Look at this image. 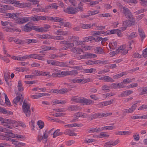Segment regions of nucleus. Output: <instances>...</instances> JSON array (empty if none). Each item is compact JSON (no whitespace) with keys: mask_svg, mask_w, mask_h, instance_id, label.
Returning a JSON list of instances; mask_svg holds the SVG:
<instances>
[{"mask_svg":"<svg viewBox=\"0 0 147 147\" xmlns=\"http://www.w3.org/2000/svg\"><path fill=\"white\" fill-rule=\"evenodd\" d=\"M5 16H6V18H14L16 17V18H18V13H6Z\"/></svg>","mask_w":147,"mask_h":147,"instance_id":"412c9836","label":"nucleus"},{"mask_svg":"<svg viewBox=\"0 0 147 147\" xmlns=\"http://www.w3.org/2000/svg\"><path fill=\"white\" fill-rule=\"evenodd\" d=\"M37 124L39 127L40 129L42 128L43 127L44 125L43 122H42L41 120L38 121Z\"/></svg>","mask_w":147,"mask_h":147,"instance_id":"c03bdc74","label":"nucleus"},{"mask_svg":"<svg viewBox=\"0 0 147 147\" xmlns=\"http://www.w3.org/2000/svg\"><path fill=\"white\" fill-rule=\"evenodd\" d=\"M60 25L61 26H63L64 27H67L70 28L71 27V24L69 22H66L62 21L61 22V24H60Z\"/></svg>","mask_w":147,"mask_h":147,"instance_id":"a878e982","label":"nucleus"},{"mask_svg":"<svg viewBox=\"0 0 147 147\" xmlns=\"http://www.w3.org/2000/svg\"><path fill=\"white\" fill-rule=\"evenodd\" d=\"M123 9V14L127 18L129 19H134V17H133V15L130 10L127 8L126 7H123L122 6V8Z\"/></svg>","mask_w":147,"mask_h":147,"instance_id":"7ed1b4c3","label":"nucleus"},{"mask_svg":"<svg viewBox=\"0 0 147 147\" xmlns=\"http://www.w3.org/2000/svg\"><path fill=\"white\" fill-rule=\"evenodd\" d=\"M96 69L91 68L90 69H83V72L85 73H90L92 72L93 71H95Z\"/></svg>","mask_w":147,"mask_h":147,"instance_id":"473e14b6","label":"nucleus"},{"mask_svg":"<svg viewBox=\"0 0 147 147\" xmlns=\"http://www.w3.org/2000/svg\"><path fill=\"white\" fill-rule=\"evenodd\" d=\"M30 106V104L27 103L25 100L23 102L22 107L23 112L27 117H29L31 114Z\"/></svg>","mask_w":147,"mask_h":147,"instance_id":"f257e3e1","label":"nucleus"},{"mask_svg":"<svg viewBox=\"0 0 147 147\" xmlns=\"http://www.w3.org/2000/svg\"><path fill=\"white\" fill-rule=\"evenodd\" d=\"M140 3L143 6H147V0H140Z\"/></svg>","mask_w":147,"mask_h":147,"instance_id":"49530a36","label":"nucleus"},{"mask_svg":"<svg viewBox=\"0 0 147 147\" xmlns=\"http://www.w3.org/2000/svg\"><path fill=\"white\" fill-rule=\"evenodd\" d=\"M61 43H62L65 45L63 47L61 48L62 50H64L68 49L69 48H71L74 46L73 43H69V41H63L60 42Z\"/></svg>","mask_w":147,"mask_h":147,"instance_id":"423d86ee","label":"nucleus"},{"mask_svg":"<svg viewBox=\"0 0 147 147\" xmlns=\"http://www.w3.org/2000/svg\"><path fill=\"white\" fill-rule=\"evenodd\" d=\"M78 73L76 70H72L70 71H68V75L76 76Z\"/></svg>","mask_w":147,"mask_h":147,"instance_id":"a19ab883","label":"nucleus"},{"mask_svg":"<svg viewBox=\"0 0 147 147\" xmlns=\"http://www.w3.org/2000/svg\"><path fill=\"white\" fill-rule=\"evenodd\" d=\"M141 93L142 95L147 93V86L143 88Z\"/></svg>","mask_w":147,"mask_h":147,"instance_id":"774afa93","label":"nucleus"},{"mask_svg":"<svg viewBox=\"0 0 147 147\" xmlns=\"http://www.w3.org/2000/svg\"><path fill=\"white\" fill-rule=\"evenodd\" d=\"M102 80H105L107 82H113L114 80L111 78L107 76H105L100 78Z\"/></svg>","mask_w":147,"mask_h":147,"instance_id":"aec40b11","label":"nucleus"},{"mask_svg":"<svg viewBox=\"0 0 147 147\" xmlns=\"http://www.w3.org/2000/svg\"><path fill=\"white\" fill-rule=\"evenodd\" d=\"M43 49V51H47L48 50H54V48H52L51 47H44Z\"/></svg>","mask_w":147,"mask_h":147,"instance_id":"052dcab7","label":"nucleus"},{"mask_svg":"<svg viewBox=\"0 0 147 147\" xmlns=\"http://www.w3.org/2000/svg\"><path fill=\"white\" fill-rule=\"evenodd\" d=\"M137 36V34L135 32H133L131 33L130 35L127 36L128 38L129 39H131L134 38Z\"/></svg>","mask_w":147,"mask_h":147,"instance_id":"58836bf2","label":"nucleus"},{"mask_svg":"<svg viewBox=\"0 0 147 147\" xmlns=\"http://www.w3.org/2000/svg\"><path fill=\"white\" fill-rule=\"evenodd\" d=\"M135 80V78H126L124 79L122 82V83L126 84L129 83Z\"/></svg>","mask_w":147,"mask_h":147,"instance_id":"2f4dec72","label":"nucleus"},{"mask_svg":"<svg viewBox=\"0 0 147 147\" xmlns=\"http://www.w3.org/2000/svg\"><path fill=\"white\" fill-rule=\"evenodd\" d=\"M53 133V138H55L59 136L62 135L63 134V133L60 132L59 129H57V130H56Z\"/></svg>","mask_w":147,"mask_h":147,"instance_id":"b1692460","label":"nucleus"},{"mask_svg":"<svg viewBox=\"0 0 147 147\" xmlns=\"http://www.w3.org/2000/svg\"><path fill=\"white\" fill-rule=\"evenodd\" d=\"M80 103L82 104L83 105H90L93 104L94 103V101L84 98L81 97Z\"/></svg>","mask_w":147,"mask_h":147,"instance_id":"1a4fd4ad","label":"nucleus"},{"mask_svg":"<svg viewBox=\"0 0 147 147\" xmlns=\"http://www.w3.org/2000/svg\"><path fill=\"white\" fill-rule=\"evenodd\" d=\"M11 135H12V137L20 139H23L24 138V137L21 135H18L17 134H11Z\"/></svg>","mask_w":147,"mask_h":147,"instance_id":"8fccbe9b","label":"nucleus"},{"mask_svg":"<svg viewBox=\"0 0 147 147\" xmlns=\"http://www.w3.org/2000/svg\"><path fill=\"white\" fill-rule=\"evenodd\" d=\"M136 24V22L135 21L134 19L133 20L129 19V20H126L124 21L123 22V25L124 26L123 28H125L124 30L126 29V28L127 26H129L132 25H134Z\"/></svg>","mask_w":147,"mask_h":147,"instance_id":"0eeeda50","label":"nucleus"},{"mask_svg":"<svg viewBox=\"0 0 147 147\" xmlns=\"http://www.w3.org/2000/svg\"><path fill=\"white\" fill-rule=\"evenodd\" d=\"M49 20H51L53 22H59L60 24H61L62 21H63L64 20L63 19L61 18L57 17H52L49 16Z\"/></svg>","mask_w":147,"mask_h":147,"instance_id":"ddd939ff","label":"nucleus"},{"mask_svg":"<svg viewBox=\"0 0 147 147\" xmlns=\"http://www.w3.org/2000/svg\"><path fill=\"white\" fill-rule=\"evenodd\" d=\"M69 90V89L67 88L60 89V94H63L67 93Z\"/></svg>","mask_w":147,"mask_h":147,"instance_id":"3c124183","label":"nucleus"},{"mask_svg":"<svg viewBox=\"0 0 147 147\" xmlns=\"http://www.w3.org/2000/svg\"><path fill=\"white\" fill-rule=\"evenodd\" d=\"M64 11L69 14H74L77 13L78 9L74 7H68L64 10Z\"/></svg>","mask_w":147,"mask_h":147,"instance_id":"6e6552de","label":"nucleus"},{"mask_svg":"<svg viewBox=\"0 0 147 147\" xmlns=\"http://www.w3.org/2000/svg\"><path fill=\"white\" fill-rule=\"evenodd\" d=\"M56 3H54L51 4L49 5V6L47 7V8H51V9H57L58 6L56 5Z\"/></svg>","mask_w":147,"mask_h":147,"instance_id":"e433bc0d","label":"nucleus"},{"mask_svg":"<svg viewBox=\"0 0 147 147\" xmlns=\"http://www.w3.org/2000/svg\"><path fill=\"white\" fill-rule=\"evenodd\" d=\"M112 46V47H111V46H110V45L109 44V47L110 49L112 48V49H115L117 46V43L115 42H113L111 43Z\"/></svg>","mask_w":147,"mask_h":147,"instance_id":"603ef678","label":"nucleus"},{"mask_svg":"<svg viewBox=\"0 0 147 147\" xmlns=\"http://www.w3.org/2000/svg\"><path fill=\"white\" fill-rule=\"evenodd\" d=\"M101 131L100 128H92L88 130V133H94L98 132L100 131Z\"/></svg>","mask_w":147,"mask_h":147,"instance_id":"cd10ccee","label":"nucleus"},{"mask_svg":"<svg viewBox=\"0 0 147 147\" xmlns=\"http://www.w3.org/2000/svg\"><path fill=\"white\" fill-rule=\"evenodd\" d=\"M93 24L91 26L90 24H81L80 25V27L83 29H88L91 28V26H93Z\"/></svg>","mask_w":147,"mask_h":147,"instance_id":"c85d7f7f","label":"nucleus"},{"mask_svg":"<svg viewBox=\"0 0 147 147\" xmlns=\"http://www.w3.org/2000/svg\"><path fill=\"white\" fill-rule=\"evenodd\" d=\"M49 16H36L32 17V21H38L39 20H49Z\"/></svg>","mask_w":147,"mask_h":147,"instance_id":"9d476101","label":"nucleus"},{"mask_svg":"<svg viewBox=\"0 0 147 147\" xmlns=\"http://www.w3.org/2000/svg\"><path fill=\"white\" fill-rule=\"evenodd\" d=\"M3 8L4 9L6 10H12L13 9V7L12 6L7 5H3Z\"/></svg>","mask_w":147,"mask_h":147,"instance_id":"37998d69","label":"nucleus"},{"mask_svg":"<svg viewBox=\"0 0 147 147\" xmlns=\"http://www.w3.org/2000/svg\"><path fill=\"white\" fill-rule=\"evenodd\" d=\"M139 101H136L135 103L129 109H125L124 110V112L125 113H132L135 110L137 107V105L138 102H140Z\"/></svg>","mask_w":147,"mask_h":147,"instance_id":"9b49d317","label":"nucleus"},{"mask_svg":"<svg viewBox=\"0 0 147 147\" xmlns=\"http://www.w3.org/2000/svg\"><path fill=\"white\" fill-rule=\"evenodd\" d=\"M94 50L97 53L101 54L104 52L103 50L100 47H95L94 48Z\"/></svg>","mask_w":147,"mask_h":147,"instance_id":"c756f323","label":"nucleus"},{"mask_svg":"<svg viewBox=\"0 0 147 147\" xmlns=\"http://www.w3.org/2000/svg\"><path fill=\"white\" fill-rule=\"evenodd\" d=\"M14 42L16 44H22L24 43V42L22 40L17 39L14 40Z\"/></svg>","mask_w":147,"mask_h":147,"instance_id":"6e6d98bb","label":"nucleus"},{"mask_svg":"<svg viewBox=\"0 0 147 147\" xmlns=\"http://www.w3.org/2000/svg\"><path fill=\"white\" fill-rule=\"evenodd\" d=\"M81 98V97H78L76 96H73L71 100L73 102L80 103Z\"/></svg>","mask_w":147,"mask_h":147,"instance_id":"7c9ffc66","label":"nucleus"},{"mask_svg":"<svg viewBox=\"0 0 147 147\" xmlns=\"http://www.w3.org/2000/svg\"><path fill=\"white\" fill-rule=\"evenodd\" d=\"M103 34V32L102 31H98L94 32L92 34V36H96L98 35L102 34Z\"/></svg>","mask_w":147,"mask_h":147,"instance_id":"a18cd8bd","label":"nucleus"},{"mask_svg":"<svg viewBox=\"0 0 147 147\" xmlns=\"http://www.w3.org/2000/svg\"><path fill=\"white\" fill-rule=\"evenodd\" d=\"M2 113L4 114L7 115H11L13 114V113L12 112L6 110L4 108L3 109Z\"/></svg>","mask_w":147,"mask_h":147,"instance_id":"09e8293b","label":"nucleus"},{"mask_svg":"<svg viewBox=\"0 0 147 147\" xmlns=\"http://www.w3.org/2000/svg\"><path fill=\"white\" fill-rule=\"evenodd\" d=\"M69 38L71 40L73 41H75L76 40H78L79 39V38L78 37L74 36H70Z\"/></svg>","mask_w":147,"mask_h":147,"instance_id":"13d9d810","label":"nucleus"},{"mask_svg":"<svg viewBox=\"0 0 147 147\" xmlns=\"http://www.w3.org/2000/svg\"><path fill=\"white\" fill-rule=\"evenodd\" d=\"M144 16V14H142L137 16L136 18V20L137 21H139L140 19H142L143 17Z\"/></svg>","mask_w":147,"mask_h":147,"instance_id":"0e129e2a","label":"nucleus"},{"mask_svg":"<svg viewBox=\"0 0 147 147\" xmlns=\"http://www.w3.org/2000/svg\"><path fill=\"white\" fill-rule=\"evenodd\" d=\"M40 94L39 93H36V95L32 96H31V97L33 99H37V98H39L40 97V94Z\"/></svg>","mask_w":147,"mask_h":147,"instance_id":"4d7b16f0","label":"nucleus"},{"mask_svg":"<svg viewBox=\"0 0 147 147\" xmlns=\"http://www.w3.org/2000/svg\"><path fill=\"white\" fill-rule=\"evenodd\" d=\"M82 79L75 78L72 80V81L74 83H79L82 82Z\"/></svg>","mask_w":147,"mask_h":147,"instance_id":"de8ad7c7","label":"nucleus"},{"mask_svg":"<svg viewBox=\"0 0 147 147\" xmlns=\"http://www.w3.org/2000/svg\"><path fill=\"white\" fill-rule=\"evenodd\" d=\"M122 31L121 30H119V29H113L111 30L110 31V34H112L115 33H116L119 36H120L121 35V32Z\"/></svg>","mask_w":147,"mask_h":147,"instance_id":"4be33fe9","label":"nucleus"},{"mask_svg":"<svg viewBox=\"0 0 147 147\" xmlns=\"http://www.w3.org/2000/svg\"><path fill=\"white\" fill-rule=\"evenodd\" d=\"M11 4H13V6L18 7H24L25 6L24 3H20V1L16 0H12Z\"/></svg>","mask_w":147,"mask_h":147,"instance_id":"f8f14e48","label":"nucleus"},{"mask_svg":"<svg viewBox=\"0 0 147 147\" xmlns=\"http://www.w3.org/2000/svg\"><path fill=\"white\" fill-rule=\"evenodd\" d=\"M32 30V25L29 24H27L25 25L23 28V30L26 32H30Z\"/></svg>","mask_w":147,"mask_h":147,"instance_id":"6ab92c4d","label":"nucleus"},{"mask_svg":"<svg viewBox=\"0 0 147 147\" xmlns=\"http://www.w3.org/2000/svg\"><path fill=\"white\" fill-rule=\"evenodd\" d=\"M138 32L139 35L141 38H142V41H143V39L145 37V35L143 30L142 29L139 28L138 29Z\"/></svg>","mask_w":147,"mask_h":147,"instance_id":"393cba45","label":"nucleus"},{"mask_svg":"<svg viewBox=\"0 0 147 147\" xmlns=\"http://www.w3.org/2000/svg\"><path fill=\"white\" fill-rule=\"evenodd\" d=\"M125 75L124 72H122L120 74H118L116 75L113 76V78L114 79H118L119 78H120L124 75Z\"/></svg>","mask_w":147,"mask_h":147,"instance_id":"79ce46f5","label":"nucleus"},{"mask_svg":"<svg viewBox=\"0 0 147 147\" xmlns=\"http://www.w3.org/2000/svg\"><path fill=\"white\" fill-rule=\"evenodd\" d=\"M98 13V12L97 10H95L89 11L88 14H89L90 16V14L91 15H93Z\"/></svg>","mask_w":147,"mask_h":147,"instance_id":"e2e57ef3","label":"nucleus"},{"mask_svg":"<svg viewBox=\"0 0 147 147\" xmlns=\"http://www.w3.org/2000/svg\"><path fill=\"white\" fill-rule=\"evenodd\" d=\"M118 50H119L118 52L119 53L121 52L123 54L125 55L126 53H127L128 50H125L123 49H118Z\"/></svg>","mask_w":147,"mask_h":147,"instance_id":"5fc2aeb1","label":"nucleus"},{"mask_svg":"<svg viewBox=\"0 0 147 147\" xmlns=\"http://www.w3.org/2000/svg\"><path fill=\"white\" fill-rule=\"evenodd\" d=\"M18 18H17V20L16 21V22L18 23L19 24H22L28 21H30L32 22V17H22L20 18L19 17V16L18 15Z\"/></svg>","mask_w":147,"mask_h":147,"instance_id":"20e7f679","label":"nucleus"},{"mask_svg":"<svg viewBox=\"0 0 147 147\" xmlns=\"http://www.w3.org/2000/svg\"><path fill=\"white\" fill-rule=\"evenodd\" d=\"M50 28V26L49 25H45L43 27H42L43 29L45 30V32L47 31H48V29Z\"/></svg>","mask_w":147,"mask_h":147,"instance_id":"680f3d73","label":"nucleus"},{"mask_svg":"<svg viewBox=\"0 0 147 147\" xmlns=\"http://www.w3.org/2000/svg\"><path fill=\"white\" fill-rule=\"evenodd\" d=\"M82 58H94L97 57V55L94 54L90 53H87L84 55L81 56Z\"/></svg>","mask_w":147,"mask_h":147,"instance_id":"2eb2a0df","label":"nucleus"},{"mask_svg":"<svg viewBox=\"0 0 147 147\" xmlns=\"http://www.w3.org/2000/svg\"><path fill=\"white\" fill-rule=\"evenodd\" d=\"M18 89L19 91L21 92L23 90V87L22 86V82L20 80L18 81Z\"/></svg>","mask_w":147,"mask_h":147,"instance_id":"c9c22d12","label":"nucleus"},{"mask_svg":"<svg viewBox=\"0 0 147 147\" xmlns=\"http://www.w3.org/2000/svg\"><path fill=\"white\" fill-rule=\"evenodd\" d=\"M68 135L71 136H76L77 134L74 133L73 131L69 129H66L63 133V134Z\"/></svg>","mask_w":147,"mask_h":147,"instance_id":"f3484780","label":"nucleus"},{"mask_svg":"<svg viewBox=\"0 0 147 147\" xmlns=\"http://www.w3.org/2000/svg\"><path fill=\"white\" fill-rule=\"evenodd\" d=\"M110 86H108L106 85H104L102 87V89L106 92H108L110 91L109 88Z\"/></svg>","mask_w":147,"mask_h":147,"instance_id":"4c0bfd02","label":"nucleus"},{"mask_svg":"<svg viewBox=\"0 0 147 147\" xmlns=\"http://www.w3.org/2000/svg\"><path fill=\"white\" fill-rule=\"evenodd\" d=\"M95 38L92 36H90L88 37H86L84 39V42H88L89 41H91L93 40V39H94Z\"/></svg>","mask_w":147,"mask_h":147,"instance_id":"f704fd0d","label":"nucleus"},{"mask_svg":"<svg viewBox=\"0 0 147 147\" xmlns=\"http://www.w3.org/2000/svg\"><path fill=\"white\" fill-rule=\"evenodd\" d=\"M16 94L18 95L13 100V104L14 106L17 105L18 103L20 101V104L21 105L22 102L23 101L24 97L22 94H20L18 92L17 93H16Z\"/></svg>","mask_w":147,"mask_h":147,"instance_id":"39448f33","label":"nucleus"},{"mask_svg":"<svg viewBox=\"0 0 147 147\" xmlns=\"http://www.w3.org/2000/svg\"><path fill=\"white\" fill-rule=\"evenodd\" d=\"M1 120H0V121H1V122H3L8 124H15L16 122V121L15 120L9 119H4L2 117H1Z\"/></svg>","mask_w":147,"mask_h":147,"instance_id":"4468645a","label":"nucleus"},{"mask_svg":"<svg viewBox=\"0 0 147 147\" xmlns=\"http://www.w3.org/2000/svg\"><path fill=\"white\" fill-rule=\"evenodd\" d=\"M4 77L5 80V81H7L8 80L9 78H10V76L7 73H4Z\"/></svg>","mask_w":147,"mask_h":147,"instance_id":"69168bd1","label":"nucleus"},{"mask_svg":"<svg viewBox=\"0 0 147 147\" xmlns=\"http://www.w3.org/2000/svg\"><path fill=\"white\" fill-rule=\"evenodd\" d=\"M111 113H103L101 114V118L103 117H107L108 116L111 115H112Z\"/></svg>","mask_w":147,"mask_h":147,"instance_id":"864d4df0","label":"nucleus"},{"mask_svg":"<svg viewBox=\"0 0 147 147\" xmlns=\"http://www.w3.org/2000/svg\"><path fill=\"white\" fill-rule=\"evenodd\" d=\"M68 109L71 111H77L80 110L81 108L77 105H72L71 106L68 107Z\"/></svg>","mask_w":147,"mask_h":147,"instance_id":"dca6fc26","label":"nucleus"},{"mask_svg":"<svg viewBox=\"0 0 147 147\" xmlns=\"http://www.w3.org/2000/svg\"><path fill=\"white\" fill-rule=\"evenodd\" d=\"M71 51L73 53L80 54L82 52V51L81 49H78L76 47H74L71 49Z\"/></svg>","mask_w":147,"mask_h":147,"instance_id":"5701e85b","label":"nucleus"},{"mask_svg":"<svg viewBox=\"0 0 147 147\" xmlns=\"http://www.w3.org/2000/svg\"><path fill=\"white\" fill-rule=\"evenodd\" d=\"M90 118H91V120L98 118H101L100 113H98L92 114L90 116Z\"/></svg>","mask_w":147,"mask_h":147,"instance_id":"bb28decb","label":"nucleus"},{"mask_svg":"<svg viewBox=\"0 0 147 147\" xmlns=\"http://www.w3.org/2000/svg\"><path fill=\"white\" fill-rule=\"evenodd\" d=\"M4 94L5 95V102L6 105L9 106H11V103L10 102V101L8 98L7 95L5 94L4 93Z\"/></svg>","mask_w":147,"mask_h":147,"instance_id":"72a5a7b5","label":"nucleus"},{"mask_svg":"<svg viewBox=\"0 0 147 147\" xmlns=\"http://www.w3.org/2000/svg\"><path fill=\"white\" fill-rule=\"evenodd\" d=\"M114 100L111 99L110 100L106 101L100 103L101 107H103L105 106L110 105L113 102Z\"/></svg>","mask_w":147,"mask_h":147,"instance_id":"a211bd4d","label":"nucleus"},{"mask_svg":"<svg viewBox=\"0 0 147 147\" xmlns=\"http://www.w3.org/2000/svg\"><path fill=\"white\" fill-rule=\"evenodd\" d=\"M47 63L51 64L52 65L58 66L62 67H69L68 64L63 62H59L57 61L47 60Z\"/></svg>","mask_w":147,"mask_h":147,"instance_id":"f03ea898","label":"nucleus"},{"mask_svg":"<svg viewBox=\"0 0 147 147\" xmlns=\"http://www.w3.org/2000/svg\"><path fill=\"white\" fill-rule=\"evenodd\" d=\"M110 86V88L112 89H115L116 88H117L118 87L117 86V84L116 83H113Z\"/></svg>","mask_w":147,"mask_h":147,"instance_id":"bf43d9fd","label":"nucleus"},{"mask_svg":"<svg viewBox=\"0 0 147 147\" xmlns=\"http://www.w3.org/2000/svg\"><path fill=\"white\" fill-rule=\"evenodd\" d=\"M3 132L6 133H9V135L10 136L12 137V135H11V134H13L12 133V131L11 130H10L9 129L6 128H3Z\"/></svg>","mask_w":147,"mask_h":147,"instance_id":"ea45409f","label":"nucleus"},{"mask_svg":"<svg viewBox=\"0 0 147 147\" xmlns=\"http://www.w3.org/2000/svg\"><path fill=\"white\" fill-rule=\"evenodd\" d=\"M142 55L144 57H147V47L143 51Z\"/></svg>","mask_w":147,"mask_h":147,"instance_id":"338daca9","label":"nucleus"}]
</instances>
